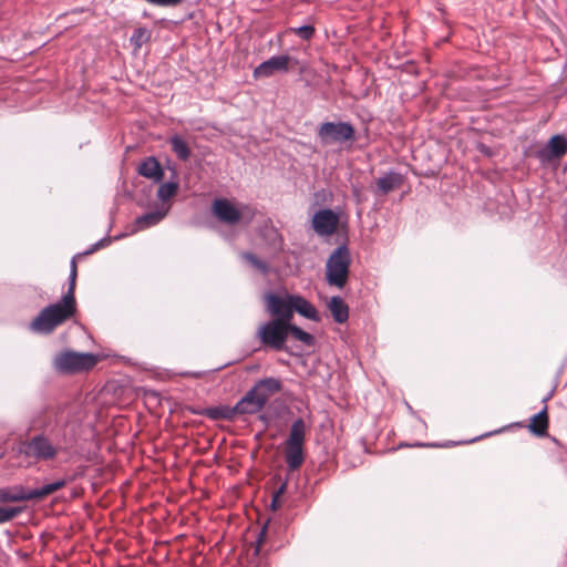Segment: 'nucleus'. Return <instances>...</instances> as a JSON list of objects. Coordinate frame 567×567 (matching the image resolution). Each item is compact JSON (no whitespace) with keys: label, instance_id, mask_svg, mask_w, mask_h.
Masks as SVG:
<instances>
[{"label":"nucleus","instance_id":"1","mask_svg":"<svg viewBox=\"0 0 567 567\" xmlns=\"http://www.w3.org/2000/svg\"><path fill=\"white\" fill-rule=\"evenodd\" d=\"M75 312V297L72 293L65 292L60 301L43 308L31 321L30 328L34 332L50 334L59 326L71 319Z\"/></svg>","mask_w":567,"mask_h":567},{"label":"nucleus","instance_id":"2","mask_svg":"<svg viewBox=\"0 0 567 567\" xmlns=\"http://www.w3.org/2000/svg\"><path fill=\"white\" fill-rule=\"evenodd\" d=\"M75 312V297L72 293L65 292L60 301L43 308L31 321L30 328L34 332L50 334L59 326L71 319Z\"/></svg>","mask_w":567,"mask_h":567},{"label":"nucleus","instance_id":"3","mask_svg":"<svg viewBox=\"0 0 567 567\" xmlns=\"http://www.w3.org/2000/svg\"><path fill=\"white\" fill-rule=\"evenodd\" d=\"M75 312V297L72 293L65 292L60 301L43 308L31 321L30 328L34 332L50 334L59 326L71 319Z\"/></svg>","mask_w":567,"mask_h":567},{"label":"nucleus","instance_id":"4","mask_svg":"<svg viewBox=\"0 0 567 567\" xmlns=\"http://www.w3.org/2000/svg\"><path fill=\"white\" fill-rule=\"evenodd\" d=\"M351 254L347 244L338 246L326 262V280L329 286L342 289L350 275Z\"/></svg>","mask_w":567,"mask_h":567},{"label":"nucleus","instance_id":"5","mask_svg":"<svg viewBox=\"0 0 567 567\" xmlns=\"http://www.w3.org/2000/svg\"><path fill=\"white\" fill-rule=\"evenodd\" d=\"M305 441L306 423L303 419L299 417L292 422L289 435L285 441V461L290 472L299 470L305 462Z\"/></svg>","mask_w":567,"mask_h":567},{"label":"nucleus","instance_id":"6","mask_svg":"<svg viewBox=\"0 0 567 567\" xmlns=\"http://www.w3.org/2000/svg\"><path fill=\"white\" fill-rule=\"evenodd\" d=\"M97 361L96 354L64 350L54 357L53 368L62 374H75L92 370Z\"/></svg>","mask_w":567,"mask_h":567},{"label":"nucleus","instance_id":"7","mask_svg":"<svg viewBox=\"0 0 567 567\" xmlns=\"http://www.w3.org/2000/svg\"><path fill=\"white\" fill-rule=\"evenodd\" d=\"M212 214L224 225H237L243 218L249 223L255 216V210L248 205H235L227 198H216L212 204Z\"/></svg>","mask_w":567,"mask_h":567},{"label":"nucleus","instance_id":"8","mask_svg":"<svg viewBox=\"0 0 567 567\" xmlns=\"http://www.w3.org/2000/svg\"><path fill=\"white\" fill-rule=\"evenodd\" d=\"M256 338L264 348L281 351L287 341V323L270 319L259 326Z\"/></svg>","mask_w":567,"mask_h":567},{"label":"nucleus","instance_id":"9","mask_svg":"<svg viewBox=\"0 0 567 567\" xmlns=\"http://www.w3.org/2000/svg\"><path fill=\"white\" fill-rule=\"evenodd\" d=\"M19 451L27 457L35 461L54 460L59 453V447L44 434H37L30 440L21 442Z\"/></svg>","mask_w":567,"mask_h":567},{"label":"nucleus","instance_id":"10","mask_svg":"<svg viewBox=\"0 0 567 567\" xmlns=\"http://www.w3.org/2000/svg\"><path fill=\"white\" fill-rule=\"evenodd\" d=\"M318 137L322 145L344 143L355 138V130L348 122H324L318 128Z\"/></svg>","mask_w":567,"mask_h":567},{"label":"nucleus","instance_id":"11","mask_svg":"<svg viewBox=\"0 0 567 567\" xmlns=\"http://www.w3.org/2000/svg\"><path fill=\"white\" fill-rule=\"evenodd\" d=\"M267 311L272 319L289 323L293 318L292 295L281 297L279 295L268 292L265 295Z\"/></svg>","mask_w":567,"mask_h":567},{"label":"nucleus","instance_id":"12","mask_svg":"<svg viewBox=\"0 0 567 567\" xmlns=\"http://www.w3.org/2000/svg\"><path fill=\"white\" fill-rule=\"evenodd\" d=\"M339 225V216L329 208L318 210L312 218L313 230L319 236H331Z\"/></svg>","mask_w":567,"mask_h":567},{"label":"nucleus","instance_id":"13","mask_svg":"<svg viewBox=\"0 0 567 567\" xmlns=\"http://www.w3.org/2000/svg\"><path fill=\"white\" fill-rule=\"evenodd\" d=\"M289 62L290 56L287 54L271 56L254 70V76L269 78L276 72H287L289 69Z\"/></svg>","mask_w":567,"mask_h":567},{"label":"nucleus","instance_id":"14","mask_svg":"<svg viewBox=\"0 0 567 567\" xmlns=\"http://www.w3.org/2000/svg\"><path fill=\"white\" fill-rule=\"evenodd\" d=\"M265 408L264 398L258 395L250 389L234 406L237 415L256 414Z\"/></svg>","mask_w":567,"mask_h":567},{"label":"nucleus","instance_id":"15","mask_svg":"<svg viewBox=\"0 0 567 567\" xmlns=\"http://www.w3.org/2000/svg\"><path fill=\"white\" fill-rule=\"evenodd\" d=\"M169 205L162 204L153 212H148L135 219L136 230H144L159 224L168 214Z\"/></svg>","mask_w":567,"mask_h":567},{"label":"nucleus","instance_id":"16","mask_svg":"<svg viewBox=\"0 0 567 567\" xmlns=\"http://www.w3.org/2000/svg\"><path fill=\"white\" fill-rule=\"evenodd\" d=\"M282 384L276 378H265L255 383L251 390L258 395L259 399L264 398L266 405L270 396L281 391Z\"/></svg>","mask_w":567,"mask_h":567},{"label":"nucleus","instance_id":"17","mask_svg":"<svg viewBox=\"0 0 567 567\" xmlns=\"http://www.w3.org/2000/svg\"><path fill=\"white\" fill-rule=\"evenodd\" d=\"M31 501L30 488L12 485L0 488V504Z\"/></svg>","mask_w":567,"mask_h":567},{"label":"nucleus","instance_id":"18","mask_svg":"<svg viewBox=\"0 0 567 567\" xmlns=\"http://www.w3.org/2000/svg\"><path fill=\"white\" fill-rule=\"evenodd\" d=\"M137 172L143 177L153 179L155 183H159L164 177V171L159 162L153 156L145 158L138 165Z\"/></svg>","mask_w":567,"mask_h":567},{"label":"nucleus","instance_id":"19","mask_svg":"<svg viewBox=\"0 0 567 567\" xmlns=\"http://www.w3.org/2000/svg\"><path fill=\"white\" fill-rule=\"evenodd\" d=\"M403 184V176L396 172H389L377 179V192L381 195L401 187Z\"/></svg>","mask_w":567,"mask_h":567},{"label":"nucleus","instance_id":"20","mask_svg":"<svg viewBox=\"0 0 567 567\" xmlns=\"http://www.w3.org/2000/svg\"><path fill=\"white\" fill-rule=\"evenodd\" d=\"M293 312H298L302 317L312 321H320L319 313L316 307L301 296L292 295Z\"/></svg>","mask_w":567,"mask_h":567},{"label":"nucleus","instance_id":"21","mask_svg":"<svg viewBox=\"0 0 567 567\" xmlns=\"http://www.w3.org/2000/svg\"><path fill=\"white\" fill-rule=\"evenodd\" d=\"M328 309L337 323H344L349 319V307L339 296H334L330 299Z\"/></svg>","mask_w":567,"mask_h":567},{"label":"nucleus","instance_id":"22","mask_svg":"<svg viewBox=\"0 0 567 567\" xmlns=\"http://www.w3.org/2000/svg\"><path fill=\"white\" fill-rule=\"evenodd\" d=\"M548 158H560L567 153V138L563 135H554L544 151Z\"/></svg>","mask_w":567,"mask_h":567},{"label":"nucleus","instance_id":"23","mask_svg":"<svg viewBox=\"0 0 567 567\" xmlns=\"http://www.w3.org/2000/svg\"><path fill=\"white\" fill-rule=\"evenodd\" d=\"M548 413H547V406H545L542 411H539L537 414H535L530 419V423L528 425L529 431L538 436H544L547 434L548 430Z\"/></svg>","mask_w":567,"mask_h":567},{"label":"nucleus","instance_id":"24","mask_svg":"<svg viewBox=\"0 0 567 567\" xmlns=\"http://www.w3.org/2000/svg\"><path fill=\"white\" fill-rule=\"evenodd\" d=\"M202 415H204L213 421H218V420L233 421L236 417V413H235V411H233V406H227V405L207 408L202 412Z\"/></svg>","mask_w":567,"mask_h":567},{"label":"nucleus","instance_id":"25","mask_svg":"<svg viewBox=\"0 0 567 567\" xmlns=\"http://www.w3.org/2000/svg\"><path fill=\"white\" fill-rule=\"evenodd\" d=\"M66 483H68L66 480L62 478V480H58L52 483L45 484L40 488L30 489L31 501L42 499V498L49 496L50 494L63 488L66 485Z\"/></svg>","mask_w":567,"mask_h":567},{"label":"nucleus","instance_id":"26","mask_svg":"<svg viewBox=\"0 0 567 567\" xmlns=\"http://www.w3.org/2000/svg\"><path fill=\"white\" fill-rule=\"evenodd\" d=\"M169 145L179 159L187 161L190 157V148L179 135H173L169 138Z\"/></svg>","mask_w":567,"mask_h":567},{"label":"nucleus","instance_id":"27","mask_svg":"<svg viewBox=\"0 0 567 567\" xmlns=\"http://www.w3.org/2000/svg\"><path fill=\"white\" fill-rule=\"evenodd\" d=\"M289 334H291L296 340L305 343L306 346L311 347L315 344V337L312 334L303 331L301 328H299L296 324H292L291 322L287 323V337Z\"/></svg>","mask_w":567,"mask_h":567},{"label":"nucleus","instance_id":"28","mask_svg":"<svg viewBox=\"0 0 567 567\" xmlns=\"http://www.w3.org/2000/svg\"><path fill=\"white\" fill-rule=\"evenodd\" d=\"M24 507L22 506H13V507H4L0 506V524H4L11 522L16 517H18Z\"/></svg>","mask_w":567,"mask_h":567},{"label":"nucleus","instance_id":"29","mask_svg":"<svg viewBox=\"0 0 567 567\" xmlns=\"http://www.w3.org/2000/svg\"><path fill=\"white\" fill-rule=\"evenodd\" d=\"M178 189V184L174 182L164 183L158 187L157 197L165 202L172 198Z\"/></svg>","mask_w":567,"mask_h":567},{"label":"nucleus","instance_id":"30","mask_svg":"<svg viewBox=\"0 0 567 567\" xmlns=\"http://www.w3.org/2000/svg\"><path fill=\"white\" fill-rule=\"evenodd\" d=\"M243 258L247 260L252 267L258 269L261 274H268L269 265L266 261L259 259L256 255L251 252H245L243 254Z\"/></svg>","mask_w":567,"mask_h":567},{"label":"nucleus","instance_id":"31","mask_svg":"<svg viewBox=\"0 0 567 567\" xmlns=\"http://www.w3.org/2000/svg\"><path fill=\"white\" fill-rule=\"evenodd\" d=\"M150 39V32L145 28H137L134 30L131 42L135 45V48L140 49L144 43H146Z\"/></svg>","mask_w":567,"mask_h":567},{"label":"nucleus","instance_id":"32","mask_svg":"<svg viewBox=\"0 0 567 567\" xmlns=\"http://www.w3.org/2000/svg\"><path fill=\"white\" fill-rule=\"evenodd\" d=\"M82 256L81 254L74 256L72 259H71V262H70V276H69V288H68V291L69 293H72L74 295V291H75V285H76V278H78V264H76V258Z\"/></svg>","mask_w":567,"mask_h":567},{"label":"nucleus","instance_id":"33","mask_svg":"<svg viewBox=\"0 0 567 567\" xmlns=\"http://www.w3.org/2000/svg\"><path fill=\"white\" fill-rule=\"evenodd\" d=\"M291 30L302 40H310L315 34V28L312 25H301Z\"/></svg>","mask_w":567,"mask_h":567},{"label":"nucleus","instance_id":"34","mask_svg":"<svg viewBox=\"0 0 567 567\" xmlns=\"http://www.w3.org/2000/svg\"><path fill=\"white\" fill-rule=\"evenodd\" d=\"M106 243H109V239L107 238H102L101 240H99L97 243L92 245L86 251H84L81 255L82 256L91 255L94 251H96L97 249H100L101 247H104L106 245Z\"/></svg>","mask_w":567,"mask_h":567},{"label":"nucleus","instance_id":"35","mask_svg":"<svg viewBox=\"0 0 567 567\" xmlns=\"http://www.w3.org/2000/svg\"><path fill=\"white\" fill-rule=\"evenodd\" d=\"M265 535H266V527H264L260 533H259V537L257 539V544L255 546V549H254V556H258L259 553H260V546H261V543L264 542V538H265Z\"/></svg>","mask_w":567,"mask_h":567},{"label":"nucleus","instance_id":"36","mask_svg":"<svg viewBox=\"0 0 567 567\" xmlns=\"http://www.w3.org/2000/svg\"><path fill=\"white\" fill-rule=\"evenodd\" d=\"M287 489V481L282 482L278 488L275 491L274 496L279 497L285 494Z\"/></svg>","mask_w":567,"mask_h":567},{"label":"nucleus","instance_id":"37","mask_svg":"<svg viewBox=\"0 0 567 567\" xmlns=\"http://www.w3.org/2000/svg\"><path fill=\"white\" fill-rule=\"evenodd\" d=\"M280 506H281V502H280L279 497L272 496V501L270 504L271 509L277 511Z\"/></svg>","mask_w":567,"mask_h":567}]
</instances>
